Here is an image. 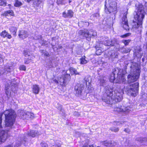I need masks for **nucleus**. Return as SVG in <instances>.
Masks as SVG:
<instances>
[{"label":"nucleus","mask_w":147,"mask_h":147,"mask_svg":"<svg viewBox=\"0 0 147 147\" xmlns=\"http://www.w3.org/2000/svg\"><path fill=\"white\" fill-rule=\"evenodd\" d=\"M95 48L96 50V54L98 55H100L102 53V51L100 49V47L96 46Z\"/></svg>","instance_id":"c85d7f7f"},{"label":"nucleus","mask_w":147,"mask_h":147,"mask_svg":"<svg viewBox=\"0 0 147 147\" xmlns=\"http://www.w3.org/2000/svg\"><path fill=\"white\" fill-rule=\"evenodd\" d=\"M140 66L137 63H131L130 66L131 72L127 76V82L129 83L135 82L138 80L140 72Z\"/></svg>","instance_id":"f03ea898"},{"label":"nucleus","mask_w":147,"mask_h":147,"mask_svg":"<svg viewBox=\"0 0 147 147\" xmlns=\"http://www.w3.org/2000/svg\"><path fill=\"white\" fill-rule=\"evenodd\" d=\"M66 71H63L64 75L58 78V81L60 83L61 85H63L67 82V81L69 80L71 78V76Z\"/></svg>","instance_id":"0eeeda50"},{"label":"nucleus","mask_w":147,"mask_h":147,"mask_svg":"<svg viewBox=\"0 0 147 147\" xmlns=\"http://www.w3.org/2000/svg\"><path fill=\"white\" fill-rule=\"evenodd\" d=\"M74 116H76L77 117H78L80 115V113L77 111H75L74 113Z\"/></svg>","instance_id":"8fccbe9b"},{"label":"nucleus","mask_w":147,"mask_h":147,"mask_svg":"<svg viewBox=\"0 0 147 147\" xmlns=\"http://www.w3.org/2000/svg\"><path fill=\"white\" fill-rule=\"evenodd\" d=\"M115 74L113 72L111 74L109 78L110 81L111 82H113L115 80Z\"/></svg>","instance_id":"cd10ccee"},{"label":"nucleus","mask_w":147,"mask_h":147,"mask_svg":"<svg viewBox=\"0 0 147 147\" xmlns=\"http://www.w3.org/2000/svg\"><path fill=\"white\" fill-rule=\"evenodd\" d=\"M54 142V141L53 140H51V142Z\"/></svg>","instance_id":"680f3d73"},{"label":"nucleus","mask_w":147,"mask_h":147,"mask_svg":"<svg viewBox=\"0 0 147 147\" xmlns=\"http://www.w3.org/2000/svg\"><path fill=\"white\" fill-rule=\"evenodd\" d=\"M111 46H114L115 44H117L118 43L117 40L115 38L111 40Z\"/></svg>","instance_id":"7c9ffc66"},{"label":"nucleus","mask_w":147,"mask_h":147,"mask_svg":"<svg viewBox=\"0 0 147 147\" xmlns=\"http://www.w3.org/2000/svg\"><path fill=\"white\" fill-rule=\"evenodd\" d=\"M110 129L112 131L116 132L119 131V129L118 127H111L110 128Z\"/></svg>","instance_id":"473e14b6"},{"label":"nucleus","mask_w":147,"mask_h":147,"mask_svg":"<svg viewBox=\"0 0 147 147\" xmlns=\"http://www.w3.org/2000/svg\"><path fill=\"white\" fill-rule=\"evenodd\" d=\"M131 40H123L122 42L123 43L125 46H127L128 45L129 43L131 42Z\"/></svg>","instance_id":"72a5a7b5"},{"label":"nucleus","mask_w":147,"mask_h":147,"mask_svg":"<svg viewBox=\"0 0 147 147\" xmlns=\"http://www.w3.org/2000/svg\"><path fill=\"white\" fill-rule=\"evenodd\" d=\"M144 6L139 4L136 6V9L134 13V18L135 21H133L132 28H137L141 27L143 19L146 14Z\"/></svg>","instance_id":"f257e3e1"},{"label":"nucleus","mask_w":147,"mask_h":147,"mask_svg":"<svg viewBox=\"0 0 147 147\" xmlns=\"http://www.w3.org/2000/svg\"><path fill=\"white\" fill-rule=\"evenodd\" d=\"M124 131L128 133H129L130 132V131L129 129H125L124 130Z\"/></svg>","instance_id":"864d4df0"},{"label":"nucleus","mask_w":147,"mask_h":147,"mask_svg":"<svg viewBox=\"0 0 147 147\" xmlns=\"http://www.w3.org/2000/svg\"><path fill=\"white\" fill-rule=\"evenodd\" d=\"M86 25H87V26H88L89 25V23L87 22H86Z\"/></svg>","instance_id":"bf43d9fd"},{"label":"nucleus","mask_w":147,"mask_h":147,"mask_svg":"<svg viewBox=\"0 0 147 147\" xmlns=\"http://www.w3.org/2000/svg\"><path fill=\"white\" fill-rule=\"evenodd\" d=\"M24 54L25 57H26L27 56H29L30 55H28L29 51L28 50H26L24 51Z\"/></svg>","instance_id":"49530a36"},{"label":"nucleus","mask_w":147,"mask_h":147,"mask_svg":"<svg viewBox=\"0 0 147 147\" xmlns=\"http://www.w3.org/2000/svg\"><path fill=\"white\" fill-rule=\"evenodd\" d=\"M42 147H48V145L45 142H42L41 144Z\"/></svg>","instance_id":"37998d69"},{"label":"nucleus","mask_w":147,"mask_h":147,"mask_svg":"<svg viewBox=\"0 0 147 147\" xmlns=\"http://www.w3.org/2000/svg\"><path fill=\"white\" fill-rule=\"evenodd\" d=\"M1 36L4 38L7 37L9 39H10L11 38V35L9 34L5 30H4L1 33Z\"/></svg>","instance_id":"5701e85b"},{"label":"nucleus","mask_w":147,"mask_h":147,"mask_svg":"<svg viewBox=\"0 0 147 147\" xmlns=\"http://www.w3.org/2000/svg\"><path fill=\"white\" fill-rule=\"evenodd\" d=\"M127 11L124 13L123 16L122 17L121 22V26L123 28L126 30H129V27L128 25V20L127 18Z\"/></svg>","instance_id":"6e6552de"},{"label":"nucleus","mask_w":147,"mask_h":147,"mask_svg":"<svg viewBox=\"0 0 147 147\" xmlns=\"http://www.w3.org/2000/svg\"><path fill=\"white\" fill-rule=\"evenodd\" d=\"M39 37H40V38H41L42 37L40 35L39 36Z\"/></svg>","instance_id":"0e129e2a"},{"label":"nucleus","mask_w":147,"mask_h":147,"mask_svg":"<svg viewBox=\"0 0 147 147\" xmlns=\"http://www.w3.org/2000/svg\"><path fill=\"white\" fill-rule=\"evenodd\" d=\"M112 97H113V98L112 99L113 100V103L121 101L123 97L122 94L117 91L114 92V94Z\"/></svg>","instance_id":"9d476101"},{"label":"nucleus","mask_w":147,"mask_h":147,"mask_svg":"<svg viewBox=\"0 0 147 147\" xmlns=\"http://www.w3.org/2000/svg\"><path fill=\"white\" fill-rule=\"evenodd\" d=\"M12 86L10 87V86H6L5 87V91L7 97H9L11 95V91L12 90Z\"/></svg>","instance_id":"4be33fe9"},{"label":"nucleus","mask_w":147,"mask_h":147,"mask_svg":"<svg viewBox=\"0 0 147 147\" xmlns=\"http://www.w3.org/2000/svg\"><path fill=\"white\" fill-rule=\"evenodd\" d=\"M25 138H24V141L25 142L26 141V140H25Z\"/></svg>","instance_id":"69168bd1"},{"label":"nucleus","mask_w":147,"mask_h":147,"mask_svg":"<svg viewBox=\"0 0 147 147\" xmlns=\"http://www.w3.org/2000/svg\"><path fill=\"white\" fill-rule=\"evenodd\" d=\"M139 83H135L133 84L128 85L125 86L123 91L129 96H135L138 94V92Z\"/></svg>","instance_id":"20e7f679"},{"label":"nucleus","mask_w":147,"mask_h":147,"mask_svg":"<svg viewBox=\"0 0 147 147\" xmlns=\"http://www.w3.org/2000/svg\"><path fill=\"white\" fill-rule=\"evenodd\" d=\"M100 144L108 147H112L117 144L115 142L112 140L102 141L100 142Z\"/></svg>","instance_id":"f8f14e48"},{"label":"nucleus","mask_w":147,"mask_h":147,"mask_svg":"<svg viewBox=\"0 0 147 147\" xmlns=\"http://www.w3.org/2000/svg\"><path fill=\"white\" fill-rule=\"evenodd\" d=\"M115 111L118 112H127L129 111V107H127L125 108L124 107H121V108H117L115 109Z\"/></svg>","instance_id":"dca6fc26"},{"label":"nucleus","mask_w":147,"mask_h":147,"mask_svg":"<svg viewBox=\"0 0 147 147\" xmlns=\"http://www.w3.org/2000/svg\"><path fill=\"white\" fill-rule=\"evenodd\" d=\"M69 71L71 73L75 75L79 74V73L77 72L76 69L72 67H71L69 68Z\"/></svg>","instance_id":"a878e982"},{"label":"nucleus","mask_w":147,"mask_h":147,"mask_svg":"<svg viewBox=\"0 0 147 147\" xmlns=\"http://www.w3.org/2000/svg\"><path fill=\"white\" fill-rule=\"evenodd\" d=\"M9 30L12 33L14 36H16L17 28L16 27H11L9 28Z\"/></svg>","instance_id":"b1692460"},{"label":"nucleus","mask_w":147,"mask_h":147,"mask_svg":"<svg viewBox=\"0 0 147 147\" xmlns=\"http://www.w3.org/2000/svg\"><path fill=\"white\" fill-rule=\"evenodd\" d=\"M51 147H60L59 146L57 145H53Z\"/></svg>","instance_id":"6e6d98bb"},{"label":"nucleus","mask_w":147,"mask_h":147,"mask_svg":"<svg viewBox=\"0 0 147 147\" xmlns=\"http://www.w3.org/2000/svg\"><path fill=\"white\" fill-rule=\"evenodd\" d=\"M58 47L59 49H61L62 48V47L61 46H59Z\"/></svg>","instance_id":"052dcab7"},{"label":"nucleus","mask_w":147,"mask_h":147,"mask_svg":"<svg viewBox=\"0 0 147 147\" xmlns=\"http://www.w3.org/2000/svg\"><path fill=\"white\" fill-rule=\"evenodd\" d=\"M105 90L104 97L102 98L103 101L107 104H113V100L112 99L113 98L112 97L113 94V88L109 86H107L105 88Z\"/></svg>","instance_id":"39448f33"},{"label":"nucleus","mask_w":147,"mask_h":147,"mask_svg":"<svg viewBox=\"0 0 147 147\" xmlns=\"http://www.w3.org/2000/svg\"><path fill=\"white\" fill-rule=\"evenodd\" d=\"M41 3V1L40 0H35L33 3V5L34 7H37Z\"/></svg>","instance_id":"c756f323"},{"label":"nucleus","mask_w":147,"mask_h":147,"mask_svg":"<svg viewBox=\"0 0 147 147\" xmlns=\"http://www.w3.org/2000/svg\"><path fill=\"white\" fill-rule=\"evenodd\" d=\"M2 115L3 113L0 114V128L2 127L1 124L2 121Z\"/></svg>","instance_id":"09e8293b"},{"label":"nucleus","mask_w":147,"mask_h":147,"mask_svg":"<svg viewBox=\"0 0 147 147\" xmlns=\"http://www.w3.org/2000/svg\"><path fill=\"white\" fill-rule=\"evenodd\" d=\"M146 48L147 49V42L146 43Z\"/></svg>","instance_id":"e2e57ef3"},{"label":"nucleus","mask_w":147,"mask_h":147,"mask_svg":"<svg viewBox=\"0 0 147 147\" xmlns=\"http://www.w3.org/2000/svg\"><path fill=\"white\" fill-rule=\"evenodd\" d=\"M22 3L20 2L17 0L14 4V6L16 7H19L22 5Z\"/></svg>","instance_id":"2f4dec72"},{"label":"nucleus","mask_w":147,"mask_h":147,"mask_svg":"<svg viewBox=\"0 0 147 147\" xmlns=\"http://www.w3.org/2000/svg\"><path fill=\"white\" fill-rule=\"evenodd\" d=\"M56 107L57 109H58L61 111L63 110L62 106L59 103L57 104V105L56 106Z\"/></svg>","instance_id":"58836bf2"},{"label":"nucleus","mask_w":147,"mask_h":147,"mask_svg":"<svg viewBox=\"0 0 147 147\" xmlns=\"http://www.w3.org/2000/svg\"><path fill=\"white\" fill-rule=\"evenodd\" d=\"M78 34L86 38H91L92 36L94 37L97 34L96 32L95 31H93L92 34L90 33L89 31L87 29L80 30L78 31Z\"/></svg>","instance_id":"423d86ee"},{"label":"nucleus","mask_w":147,"mask_h":147,"mask_svg":"<svg viewBox=\"0 0 147 147\" xmlns=\"http://www.w3.org/2000/svg\"><path fill=\"white\" fill-rule=\"evenodd\" d=\"M6 5V0H0V5L5 6Z\"/></svg>","instance_id":"f704fd0d"},{"label":"nucleus","mask_w":147,"mask_h":147,"mask_svg":"<svg viewBox=\"0 0 147 147\" xmlns=\"http://www.w3.org/2000/svg\"><path fill=\"white\" fill-rule=\"evenodd\" d=\"M73 14L74 12L71 10H68L67 13L65 12L63 13V17L65 18H71L73 16Z\"/></svg>","instance_id":"a211bd4d"},{"label":"nucleus","mask_w":147,"mask_h":147,"mask_svg":"<svg viewBox=\"0 0 147 147\" xmlns=\"http://www.w3.org/2000/svg\"><path fill=\"white\" fill-rule=\"evenodd\" d=\"M41 53H42V55L44 56H49V54L48 52L45 50H42Z\"/></svg>","instance_id":"ea45409f"},{"label":"nucleus","mask_w":147,"mask_h":147,"mask_svg":"<svg viewBox=\"0 0 147 147\" xmlns=\"http://www.w3.org/2000/svg\"><path fill=\"white\" fill-rule=\"evenodd\" d=\"M71 2V1H69V3H70Z\"/></svg>","instance_id":"338daca9"},{"label":"nucleus","mask_w":147,"mask_h":147,"mask_svg":"<svg viewBox=\"0 0 147 147\" xmlns=\"http://www.w3.org/2000/svg\"><path fill=\"white\" fill-rule=\"evenodd\" d=\"M31 61V59L29 57L28 59L25 58V59L24 63L26 64H28Z\"/></svg>","instance_id":"a19ab883"},{"label":"nucleus","mask_w":147,"mask_h":147,"mask_svg":"<svg viewBox=\"0 0 147 147\" xmlns=\"http://www.w3.org/2000/svg\"><path fill=\"white\" fill-rule=\"evenodd\" d=\"M63 0H57V2L58 4H61L62 3V1Z\"/></svg>","instance_id":"5fc2aeb1"},{"label":"nucleus","mask_w":147,"mask_h":147,"mask_svg":"<svg viewBox=\"0 0 147 147\" xmlns=\"http://www.w3.org/2000/svg\"><path fill=\"white\" fill-rule=\"evenodd\" d=\"M99 81L100 85L103 86V84L106 83V81L105 80L102 78H101L100 79Z\"/></svg>","instance_id":"e433bc0d"},{"label":"nucleus","mask_w":147,"mask_h":147,"mask_svg":"<svg viewBox=\"0 0 147 147\" xmlns=\"http://www.w3.org/2000/svg\"><path fill=\"white\" fill-rule=\"evenodd\" d=\"M5 116V125L7 127H11L13 125L16 117L14 111L11 109L6 110L4 112Z\"/></svg>","instance_id":"7ed1b4c3"},{"label":"nucleus","mask_w":147,"mask_h":147,"mask_svg":"<svg viewBox=\"0 0 147 147\" xmlns=\"http://www.w3.org/2000/svg\"><path fill=\"white\" fill-rule=\"evenodd\" d=\"M30 114L28 112L24 110H21L18 113V115L23 119H26L27 115Z\"/></svg>","instance_id":"ddd939ff"},{"label":"nucleus","mask_w":147,"mask_h":147,"mask_svg":"<svg viewBox=\"0 0 147 147\" xmlns=\"http://www.w3.org/2000/svg\"><path fill=\"white\" fill-rule=\"evenodd\" d=\"M113 124L115 125H119L120 124H121L122 123L121 122H119V121H114Z\"/></svg>","instance_id":"de8ad7c7"},{"label":"nucleus","mask_w":147,"mask_h":147,"mask_svg":"<svg viewBox=\"0 0 147 147\" xmlns=\"http://www.w3.org/2000/svg\"><path fill=\"white\" fill-rule=\"evenodd\" d=\"M20 70L25 71L26 70V66L24 65H21L20 67Z\"/></svg>","instance_id":"c03bdc74"},{"label":"nucleus","mask_w":147,"mask_h":147,"mask_svg":"<svg viewBox=\"0 0 147 147\" xmlns=\"http://www.w3.org/2000/svg\"><path fill=\"white\" fill-rule=\"evenodd\" d=\"M130 51V49L129 48L125 49H123L121 52L124 53H127L129 52Z\"/></svg>","instance_id":"4c0bfd02"},{"label":"nucleus","mask_w":147,"mask_h":147,"mask_svg":"<svg viewBox=\"0 0 147 147\" xmlns=\"http://www.w3.org/2000/svg\"><path fill=\"white\" fill-rule=\"evenodd\" d=\"M7 134L4 131L0 130V143L3 142L6 140Z\"/></svg>","instance_id":"4468645a"},{"label":"nucleus","mask_w":147,"mask_h":147,"mask_svg":"<svg viewBox=\"0 0 147 147\" xmlns=\"http://www.w3.org/2000/svg\"><path fill=\"white\" fill-rule=\"evenodd\" d=\"M126 82V79L123 77L121 78V80L120 81V83L122 82L123 83L125 84Z\"/></svg>","instance_id":"79ce46f5"},{"label":"nucleus","mask_w":147,"mask_h":147,"mask_svg":"<svg viewBox=\"0 0 147 147\" xmlns=\"http://www.w3.org/2000/svg\"><path fill=\"white\" fill-rule=\"evenodd\" d=\"M40 88L39 86L37 84H34L32 86V91L33 93L35 94H38Z\"/></svg>","instance_id":"f3484780"},{"label":"nucleus","mask_w":147,"mask_h":147,"mask_svg":"<svg viewBox=\"0 0 147 147\" xmlns=\"http://www.w3.org/2000/svg\"><path fill=\"white\" fill-rule=\"evenodd\" d=\"M12 69V67L10 66L9 67V68L7 69V72H11V70Z\"/></svg>","instance_id":"603ef678"},{"label":"nucleus","mask_w":147,"mask_h":147,"mask_svg":"<svg viewBox=\"0 0 147 147\" xmlns=\"http://www.w3.org/2000/svg\"><path fill=\"white\" fill-rule=\"evenodd\" d=\"M80 63L82 64H84L86 63L88 61L85 59V56H83L80 59Z\"/></svg>","instance_id":"bb28decb"},{"label":"nucleus","mask_w":147,"mask_h":147,"mask_svg":"<svg viewBox=\"0 0 147 147\" xmlns=\"http://www.w3.org/2000/svg\"><path fill=\"white\" fill-rule=\"evenodd\" d=\"M117 53L113 51H111L108 52V56L110 59H113L116 57L117 56Z\"/></svg>","instance_id":"aec40b11"},{"label":"nucleus","mask_w":147,"mask_h":147,"mask_svg":"<svg viewBox=\"0 0 147 147\" xmlns=\"http://www.w3.org/2000/svg\"><path fill=\"white\" fill-rule=\"evenodd\" d=\"M85 82L86 83H87V82L86 81V80H85Z\"/></svg>","instance_id":"774afa93"},{"label":"nucleus","mask_w":147,"mask_h":147,"mask_svg":"<svg viewBox=\"0 0 147 147\" xmlns=\"http://www.w3.org/2000/svg\"><path fill=\"white\" fill-rule=\"evenodd\" d=\"M117 8V3L115 2L111 3L110 6L107 8L106 5L105 6V11L107 13H111L116 11Z\"/></svg>","instance_id":"1a4fd4ad"},{"label":"nucleus","mask_w":147,"mask_h":147,"mask_svg":"<svg viewBox=\"0 0 147 147\" xmlns=\"http://www.w3.org/2000/svg\"><path fill=\"white\" fill-rule=\"evenodd\" d=\"M131 34L130 33H127L126 34L123 35H122L121 36V37L123 38H124L130 35Z\"/></svg>","instance_id":"a18cd8bd"},{"label":"nucleus","mask_w":147,"mask_h":147,"mask_svg":"<svg viewBox=\"0 0 147 147\" xmlns=\"http://www.w3.org/2000/svg\"><path fill=\"white\" fill-rule=\"evenodd\" d=\"M40 134V132L38 131H37L32 130L30 131V132L28 133V135L29 136L34 137Z\"/></svg>","instance_id":"412c9836"},{"label":"nucleus","mask_w":147,"mask_h":147,"mask_svg":"<svg viewBox=\"0 0 147 147\" xmlns=\"http://www.w3.org/2000/svg\"><path fill=\"white\" fill-rule=\"evenodd\" d=\"M3 61L2 55L0 54V63H2Z\"/></svg>","instance_id":"3c124183"},{"label":"nucleus","mask_w":147,"mask_h":147,"mask_svg":"<svg viewBox=\"0 0 147 147\" xmlns=\"http://www.w3.org/2000/svg\"><path fill=\"white\" fill-rule=\"evenodd\" d=\"M29 113L30 114L29 115H27V117L26 118V119H29L30 118L31 119H32L34 117V115L33 113H30L29 112Z\"/></svg>","instance_id":"c9c22d12"},{"label":"nucleus","mask_w":147,"mask_h":147,"mask_svg":"<svg viewBox=\"0 0 147 147\" xmlns=\"http://www.w3.org/2000/svg\"><path fill=\"white\" fill-rule=\"evenodd\" d=\"M101 42L105 46H111V40H109L108 37H104L102 38V40Z\"/></svg>","instance_id":"6ab92c4d"},{"label":"nucleus","mask_w":147,"mask_h":147,"mask_svg":"<svg viewBox=\"0 0 147 147\" xmlns=\"http://www.w3.org/2000/svg\"><path fill=\"white\" fill-rule=\"evenodd\" d=\"M18 36L20 38L24 39L28 37L29 34L28 32L22 30L20 31Z\"/></svg>","instance_id":"2eb2a0df"},{"label":"nucleus","mask_w":147,"mask_h":147,"mask_svg":"<svg viewBox=\"0 0 147 147\" xmlns=\"http://www.w3.org/2000/svg\"><path fill=\"white\" fill-rule=\"evenodd\" d=\"M3 14L4 16H6L9 15L13 16L14 15V13L13 11L12 10H9L5 11Z\"/></svg>","instance_id":"393cba45"},{"label":"nucleus","mask_w":147,"mask_h":147,"mask_svg":"<svg viewBox=\"0 0 147 147\" xmlns=\"http://www.w3.org/2000/svg\"><path fill=\"white\" fill-rule=\"evenodd\" d=\"M96 15H99V14L98 13H96V14H94L93 15V16H96Z\"/></svg>","instance_id":"4d7b16f0"},{"label":"nucleus","mask_w":147,"mask_h":147,"mask_svg":"<svg viewBox=\"0 0 147 147\" xmlns=\"http://www.w3.org/2000/svg\"><path fill=\"white\" fill-rule=\"evenodd\" d=\"M84 86L82 84H78L75 87L76 95L80 96L82 94V90L84 89Z\"/></svg>","instance_id":"9b49d317"},{"label":"nucleus","mask_w":147,"mask_h":147,"mask_svg":"<svg viewBox=\"0 0 147 147\" xmlns=\"http://www.w3.org/2000/svg\"><path fill=\"white\" fill-rule=\"evenodd\" d=\"M5 147H12V146L11 145H9Z\"/></svg>","instance_id":"13d9d810"}]
</instances>
